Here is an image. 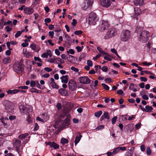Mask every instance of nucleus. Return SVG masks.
I'll return each instance as SVG.
<instances>
[{"label": "nucleus", "instance_id": "nucleus-55", "mask_svg": "<svg viewBox=\"0 0 156 156\" xmlns=\"http://www.w3.org/2000/svg\"><path fill=\"white\" fill-rule=\"evenodd\" d=\"M19 89L27 90L28 89V87L27 86H21L18 87Z\"/></svg>", "mask_w": 156, "mask_h": 156}, {"label": "nucleus", "instance_id": "nucleus-26", "mask_svg": "<svg viewBox=\"0 0 156 156\" xmlns=\"http://www.w3.org/2000/svg\"><path fill=\"white\" fill-rule=\"evenodd\" d=\"M50 145L51 147H53L55 149H56L59 148V146L55 142L51 143Z\"/></svg>", "mask_w": 156, "mask_h": 156}, {"label": "nucleus", "instance_id": "nucleus-58", "mask_svg": "<svg viewBox=\"0 0 156 156\" xmlns=\"http://www.w3.org/2000/svg\"><path fill=\"white\" fill-rule=\"evenodd\" d=\"M101 56V55L100 54H98L95 57H94L93 58V59L95 61L97 58H99Z\"/></svg>", "mask_w": 156, "mask_h": 156}, {"label": "nucleus", "instance_id": "nucleus-38", "mask_svg": "<svg viewBox=\"0 0 156 156\" xmlns=\"http://www.w3.org/2000/svg\"><path fill=\"white\" fill-rule=\"evenodd\" d=\"M106 55H106L104 56V59L108 61H111L112 60V59L110 58V56L107 54Z\"/></svg>", "mask_w": 156, "mask_h": 156}, {"label": "nucleus", "instance_id": "nucleus-42", "mask_svg": "<svg viewBox=\"0 0 156 156\" xmlns=\"http://www.w3.org/2000/svg\"><path fill=\"white\" fill-rule=\"evenodd\" d=\"M87 65L90 67H91L93 66V63L92 61L88 60L87 61Z\"/></svg>", "mask_w": 156, "mask_h": 156}, {"label": "nucleus", "instance_id": "nucleus-16", "mask_svg": "<svg viewBox=\"0 0 156 156\" xmlns=\"http://www.w3.org/2000/svg\"><path fill=\"white\" fill-rule=\"evenodd\" d=\"M105 118L107 119H110V116L108 115V113L107 112H104L100 118V120L102 121Z\"/></svg>", "mask_w": 156, "mask_h": 156}, {"label": "nucleus", "instance_id": "nucleus-3", "mask_svg": "<svg viewBox=\"0 0 156 156\" xmlns=\"http://www.w3.org/2000/svg\"><path fill=\"white\" fill-rule=\"evenodd\" d=\"M117 31L115 28H111L108 30L106 35L105 36L104 39L105 40L110 38L116 35Z\"/></svg>", "mask_w": 156, "mask_h": 156}, {"label": "nucleus", "instance_id": "nucleus-5", "mask_svg": "<svg viewBox=\"0 0 156 156\" xmlns=\"http://www.w3.org/2000/svg\"><path fill=\"white\" fill-rule=\"evenodd\" d=\"M21 141L19 140H16L13 144V146L19 155L21 154L22 147L21 146Z\"/></svg>", "mask_w": 156, "mask_h": 156}, {"label": "nucleus", "instance_id": "nucleus-52", "mask_svg": "<svg viewBox=\"0 0 156 156\" xmlns=\"http://www.w3.org/2000/svg\"><path fill=\"white\" fill-rule=\"evenodd\" d=\"M34 60L36 61H38L40 62H42L41 59L39 57H34Z\"/></svg>", "mask_w": 156, "mask_h": 156}, {"label": "nucleus", "instance_id": "nucleus-41", "mask_svg": "<svg viewBox=\"0 0 156 156\" xmlns=\"http://www.w3.org/2000/svg\"><path fill=\"white\" fill-rule=\"evenodd\" d=\"M67 53L69 54H70L72 55H73L75 53L74 50L73 49H70L69 51H67Z\"/></svg>", "mask_w": 156, "mask_h": 156}, {"label": "nucleus", "instance_id": "nucleus-48", "mask_svg": "<svg viewBox=\"0 0 156 156\" xmlns=\"http://www.w3.org/2000/svg\"><path fill=\"white\" fill-rule=\"evenodd\" d=\"M102 85L105 89L107 90H109V87L108 85L104 83H102Z\"/></svg>", "mask_w": 156, "mask_h": 156}, {"label": "nucleus", "instance_id": "nucleus-18", "mask_svg": "<svg viewBox=\"0 0 156 156\" xmlns=\"http://www.w3.org/2000/svg\"><path fill=\"white\" fill-rule=\"evenodd\" d=\"M41 117L43 119L44 122L48 120L49 118L48 114L46 113H43L41 115Z\"/></svg>", "mask_w": 156, "mask_h": 156}, {"label": "nucleus", "instance_id": "nucleus-13", "mask_svg": "<svg viewBox=\"0 0 156 156\" xmlns=\"http://www.w3.org/2000/svg\"><path fill=\"white\" fill-rule=\"evenodd\" d=\"M100 3L103 7L108 8L110 5L111 2L110 0H101Z\"/></svg>", "mask_w": 156, "mask_h": 156}, {"label": "nucleus", "instance_id": "nucleus-39", "mask_svg": "<svg viewBox=\"0 0 156 156\" xmlns=\"http://www.w3.org/2000/svg\"><path fill=\"white\" fill-rule=\"evenodd\" d=\"M151 151L150 147H148L146 149V153L147 155H149L151 153Z\"/></svg>", "mask_w": 156, "mask_h": 156}, {"label": "nucleus", "instance_id": "nucleus-8", "mask_svg": "<svg viewBox=\"0 0 156 156\" xmlns=\"http://www.w3.org/2000/svg\"><path fill=\"white\" fill-rule=\"evenodd\" d=\"M149 36V33L147 31H142L139 35L140 41L142 42H145Z\"/></svg>", "mask_w": 156, "mask_h": 156}, {"label": "nucleus", "instance_id": "nucleus-61", "mask_svg": "<svg viewBox=\"0 0 156 156\" xmlns=\"http://www.w3.org/2000/svg\"><path fill=\"white\" fill-rule=\"evenodd\" d=\"M30 47L33 50H34L36 48V45L34 44H32L30 45Z\"/></svg>", "mask_w": 156, "mask_h": 156}, {"label": "nucleus", "instance_id": "nucleus-6", "mask_svg": "<svg viewBox=\"0 0 156 156\" xmlns=\"http://www.w3.org/2000/svg\"><path fill=\"white\" fill-rule=\"evenodd\" d=\"M130 38V31L128 30L123 31L121 35V40L122 41H128Z\"/></svg>", "mask_w": 156, "mask_h": 156}, {"label": "nucleus", "instance_id": "nucleus-30", "mask_svg": "<svg viewBox=\"0 0 156 156\" xmlns=\"http://www.w3.org/2000/svg\"><path fill=\"white\" fill-rule=\"evenodd\" d=\"M69 120L67 119V118L65 119L64 120L63 122H62L63 124L62 125H66L68 126L69 125Z\"/></svg>", "mask_w": 156, "mask_h": 156}, {"label": "nucleus", "instance_id": "nucleus-11", "mask_svg": "<svg viewBox=\"0 0 156 156\" xmlns=\"http://www.w3.org/2000/svg\"><path fill=\"white\" fill-rule=\"evenodd\" d=\"M69 87L70 90H75L77 87V84L74 80H70L69 82Z\"/></svg>", "mask_w": 156, "mask_h": 156}, {"label": "nucleus", "instance_id": "nucleus-37", "mask_svg": "<svg viewBox=\"0 0 156 156\" xmlns=\"http://www.w3.org/2000/svg\"><path fill=\"white\" fill-rule=\"evenodd\" d=\"M35 86L38 88L41 89V86L38 80H35Z\"/></svg>", "mask_w": 156, "mask_h": 156}, {"label": "nucleus", "instance_id": "nucleus-51", "mask_svg": "<svg viewBox=\"0 0 156 156\" xmlns=\"http://www.w3.org/2000/svg\"><path fill=\"white\" fill-rule=\"evenodd\" d=\"M40 0H34L33 4L35 6H36L39 3Z\"/></svg>", "mask_w": 156, "mask_h": 156}, {"label": "nucleus", "instance_id": "nucleus-57", "mask_svg": "<svg viewBox=\"0 0 156 156\" xmlns=\"http://www.w3.org/2000/svg\"><path fill=\"white\" fill-rule=\"evenodd\" d=\"M140 150L142 151H144L145 149V146L144 144H142L140 146Z\"/></svg>", "mask_w": 156, "mask_h": 156}, {"label": "nucleus", "instance_id": "nucleus-44", "mask_svg": "<svg viewBox=\"0 0 156 156\" xmlns=\"http://www.w3.org/2000/svg\"><path fill=\"white\" fill-rule=\"evenodd\" d=\"M83 33V32L82 30H77L76 31L74 32V34H75L77 35H79Z\"/></svg>", "mask_w": 156, "mask_h": 156}, {"label": "nucleus", "instance_id": "nucleus-19", "mask_svg": "<svg viewBox=\"0 0 156 156\" xmlns=\"http://www.w3.org/2000/svg\"><path fill=\"white\" fill-rule=\"evenodd\" d=\"M82 136L80 133H78L77 134L75 140V144L76 145L80 141Z\"/></svg>", "mask_w": 156, "mask_h": 156}, {"label": "nucleus", "instance_id": "nucleus-29", "mask_svg": "<svg viewBox=\"0 0 156 156\" xmlns=\"http://www.w3.org/2000/svg\"><path fill=\"white\" fill-rule=\"evenodd\" d=\"M30 92L32 93H41L40 90L39 91L36 88H32L30 90Z\"/></svg>", "mask_w": 156, "mask_h": 156}, {"label": "nucleus", "instance_id": "nucleus-17", "mask_svg": "<svg viewBox=\"0 0 156 156\" xmlns=\"http://www.w3.org/2000/svg\"><path fill=\"white\" fill-rule=\"evenodd\" d=\"M69 76L68 75L63 76L60 78L61 80V82L62 83H67L68 80Z\"/></svg>", "mask_w": 156, "mask_h": 156}, {"label": "nucleus", "instance_id": "nucleus-49", "mask_svg": "<svg viewBox=\"0 0 156 156\" xmlns=\"http://www.w3.org/2000/svg\"><path fill=\"white\" fill-rule=\"evenodd\" d=\"M30 86L32 87L35 86V81L32 80L30 82Z\"/></svg>", "mask_w": 156, "mask_h": 156}, {"label": "nucleus", "instance_id": "nucleus-43", "mask_svg": "<svg viewBox=\"0 0 156 156\" xmlns=\"http://www.w3.org/2000/svg\"><path fill=\"white\" fill-rule=\"evenodd\" d=\"M117 119V116H115L114 117H113L112 119V123L113 124H114L115 123Z\"/></svg>", "mask_w": 156, "mask_h": 156}, {"label": "nucleus", "instance_id": "nucleus-33", "mask_svg": "<svg viewBox=\"0 0 156 156\" xmlns=\"http://www.w3.org/2000/svg\"><path fill=\"white\" fill-rule=\"evenodd\" d=\"M120 151V150L119 147H117L115 148L113 151V155H114L116 154L119 153Z\"/></svg>", "mask_w": 156, "mask_h": 156}, {"label": "nucleus", "instance_id": "nucleus-28", "mask_svg": "<svg viewBox=\"0 0 156 156\" xmlns=\"http://www.w3.org/2000/svg\"><path fill=\"white\" fill-rule=\"evenodd\" d=\"M60 142L61 144L64 145L65 144H67L68 142V140L67 139L62 137L61 139Z\"/></svg>", "mask_w": 156, "mask_h": 156}, {"label": "nucleus", "instance_id": "nucleus-22", "mask_svg": "<svg viewBox=\"0 0 156 156\" xmlns=\"http://www.w3.org/2000/svg\"><path fill=\"white\" fill-rule=\"evenodd\" d=\"M20 90L18 89H15L13 90H9L7 93L8 94H15L19 92Z\"/></svg>", "mask_w": 156, "mask_h": 156}, {"label": "nucleus", "instance_id": "nucleus-53", "mask_svg": "<svg viewBox=\"0 0 156 156\" xmlns=\"http://www.w3.org/2000/svg\"><path fill=\"white\" fill-rule=\"evenodd\" d=\"M102 70L104 72H106L108 70V68L106 66L103 67L101 68Z\"/></svg>", "mask_w": 156, "mask_h": 156}, {"label": "nucleus", "instance_id": "nucleus-27", "mask_svg": "<svg viewBox=\"0 0 156 156\" xmlns=\"http://www.w3.org/2000/svg\"><path fill=\"white\" fill-rule=\"evenodd\" d=\"M56 59H58V61H60V60L61 59L60 58H49L48 59V62H49L50 63H53Z\"/></svg>", "mask_w": 156, "mask_h": 156}, {"label": "nucleus", "instance_id": "nucleus-15", "mask_svg": "<svg viewBox=\"0 0 156 156\" xmlns=\"http://www.w3.org/2000/svg\"><path fill=\"white\" fill-rule=\"evenodd\" d=\"M50 81V84L52 88L58 89L59 88V86L55 82V80L53 78H51Z\"/></svg>", "mask_w": 156, "mask_h": 156}, {"label": "nucleus", "instance_id": "nucleus-50", "mask_svg": "<svg viewBox=\"0 0 156 156\" xmlns=\"http://www.w3.org/2000/svg\"><path fill=\"white\" fill-rule=\"evenodd\" d=\"M44 70L47 72H50L52 70V69L50 68L47 67L44 68Z\"/></svg>", "mask_w": 156, "mask_h": 156}, {"label": "nucleus", "instance_id": "nucleus-14", "mask_svg": "<svg viewBox=\"0 0 156 156\" xmlns=\"http://www.w3.org/2000/svg\"><path fill=\"white\" fill-rule=\"evenodd\" d=\"M22 53L23 56L26 58H29L32 56L31 53L27 51L26 49H23Z\"/></svg>", "mask_w": 156, "mask_h": 156}, {"label": "nucleus", "instance_id": "nucleus-59", "mask_svg": "<svg viewBox=\"0 0 156 156\" xmlns=\"http://www.w3.org/2000/svg\"><path fill=\"white\" fill-rule=\"evenodd\" d=\"M9 24H10L11 26H12V22L11 21L9 20V21H7V22H5L4 23V25H9Z\"/></svg>", "mask_w": 156, "mask_h": 156}, {"label": "nucleus", "instance_id": "nucleus-20", "mask_svg": "<svg viewBox=\"0 0 156 156\" xmlns=\"http://www.w3.org/2000/svg\"><path fill=\"white\" fill-rule=\"evenodd\" d=\"M133 2L135 5H141L143 4L144 1L143 0H135Z\"/></svg>", "mask_w": 156, "mask_h": 156}, {"label": "nucleus", "instance_id": "nucleus-25", "mask_svg": "<svg viewBox=\"0 0 156 156\" xmlns=\"http://www.w3.org/2000/svg\"><path fill=\"white\" fill-rule=\"evenodd\" d=\"M3 62L4 64H6L10 63V58L9 57H7L4 58L3 60Z\"/></svg>", "mask_w": 156, "mask_h": 156}, {"label": "nucleus", "instance_id": "nucleus-60", "mask_svg": "<svg viewBox=\"0 0 156 156\" xmlns=\"http://www.w3.org/2000/svg\"><path fill=\"white\" fill-rule=\"evenodd\" d=\"M119 147V148L120 151V150L122 151H125L126 149V147Z\"/></svg>", "mask_w": 156, "mask_h": 156}, {"label": "nucleus", "instance_id": "nucleus-35", "mask_svg": "<svg viewBox=\"0 0 156 156\" xmlns=\"http://www.w3.org/2000/svg\"><path fill=\"white\" fill-rule=\"evenodd\" d=\"M102 114V112L101 111H99L95 113V116L98 118L100 117Z\"/></svg>", "mask_w": 156, "mask_h": 156}, {"label": "nucleus", "instance_id": "nucleus-9", "mask_svg": "<svg viewBox=\"0 0 156 156\" xmlns=\"http://www.w3.org/2000/svg\"><path fill=\"white\" fill-rule=\"evenodd\" d=\"M109 27V24L107 21L102 20L101 24L99 25V29L101 31H103L107 29Z\"/></svg>", "mask_w": 156, "mask_h": 156}, {"label": "nucleus", "instance_id": "nucleus-63", "mask_svg": "<svg viewBox=\"0 0 156 156\" xmlns=\"http://www.w3.org/2000/svg\"><path fill=\"white\" fill-rule=\"evenodd\" d=\"M135 85L133 83H130V86L129 87V89L130 90H132L134 88V86Z\"/></svg>", "mask_w": 156, "mask_h": 156}, {"label": "nucleus", "instance_id": "nucleus-62", "mask_svg": "<svg viewBox=\"0 0 156 156\" xmlns=\"http://www.w3.org/2000/svg\"><path fill=\"white\" fill-rule=\"evenodd\" d=\"M104 125H101L98 126L96 128V129L99 130L100 129H103L104 128Z\"/></svg>", "mask_w": 156, "mask_h": 156}, {"label": "nucleus", "instance_id": "nucleus-31", "mask_svg": "<svg viewBox=\"0 0 156 156\" xmlns=\"http://www.w3.org/2000/svg\"><path fill=\"white\" fill-rule=\"evenodd\" d=\"M24 31V30H22L21 31H18L15 34V37L17 38L19 37L21 35L22 33Z\"/></svg>", "mask_w": 156, "mask_h": 156}, {"label": "nucleus", "instance_id": "nucleus-40", "mask_svg": "<svg viewBox=\"0 0 156 156\" xmlns=\"http://www.w3.org/2000/svg\"><path fill=\"white\" fill-rule=\"evenodd\" d=\"M49 55V53L48 52L44 53L42 54L41 56L42 58H47L48 57Z\"/></svg>", "mask_w": 156, "mask_h": 156}, {"label": "nucleus", "instance_id": "nucleus-45", "mask_svg": "<svg viewBox=\"0 0 156 156\" xmlns=\"http://www.w3.org/2000/svg\"><path fill=\"white\" fill-rule=\"evenodd\" d=\"M142 64L146 66H149L150 65H151L152 64V63L151 62H142Z\"/></svg>", "mask_w": 156, "mask_h": 156}, {"label": "nucleus", "instance_id": "nucleus-47", "mask_svg": "<svg viewBox=\"0 0 156 156\" xmlns=\"http://www.w3.org/2000/svg\"><path fill=\"white\" fill-rule=\"evenodd\" d=\"M58 92L62 95H63L65 93L64 90L62 89H59L58 90Z\"/></svg>", "mask_w": 156, "mask_h": 156}, {"label": "nucleus", "instance_id": "nucleus-21", "mask_svg": "<svg viewBox=\"0 0 156 156\" xmlns=\"http://www.w3.org/2000/svg\"><path fill=\"white\" fill-rule=\"evenodd\" d=\"M5 108L6 110H10L12 108V103L11 102L7 101L5 105Z\"/></svg>", "mask_w": 156, "mask_h": 156}, {"label": "nucleus", "instance_id": "nucleus-1", "mask_svg": "<svg viewBox=\"0 0 156 156\" xmlns=\"http://www.w3.org/2000/svg\"><path fill=\"white\" fill-rule=\"evenodd\" d=\"M73 103L69 102L67 103L65 106L63 105L62 106L61 104L59 103H57L56 107L58 111L62 110L63 114L61 115L60 116V119L61 121H63V119L64 118L66 114L70 112L71 109L73 107Z\"/></svg>", "mask_w": 156, "mask_h": 156}, {"label": "nucleus", "instance_id": "nucleus-56", "mask_svg": "<svg viewBox=\"0 0 156 156\" xmlns=\"http://www.w3.org/2000/svg\"><path fill=\"white\" fill-rule=\"evenodd\" d=\"M140 80L141 81L146 82L147 80V78L143 76H141L140 78Z\"/></svg>", "mask_w": 156, "mask_h": 156}, {"label": "nucleus", "instance_id": "nucleus-2", "mask_svg": "<svg viewBox=\"0 0 156 156\" xmlns=\"http://www.w3.org/2000/svg\"><path fill=\"white\" fill-rule=\"evenodd\" d=\"M98 20V18L95 13L92 12L89 15L88 22L90 25H94Z\"/></svg>", "mask_w": 156, "mask_h": 156}, {"label": "nucleus", "instance_id": "nucleus-24", "mask_svg": "<svg viewBox=\"0 0 156 156\" xmlns=\"http://www.w3.org/2000/svg\"><path fill=\"white\" fill-rule=\"evenodd\" d=\"M26 12L28 14L30 15L32 14L34 12L33 9L30 8H26L25 10Z\"/></svg>", "mask_w": 156, "mask_h": 156}, {"label": "nucleus", "instance_id": "nucleus-36", "mask_svg": "<svg viewBox=\"0 0 156 156\" xmlns=\"http://www.w3.org/2000/svg\"><path fill=\"white\" fill-rule=\"evenodd\" d=\"M133 154V151L130 150L128 151L125 154V156H132Z\"/></svg>", "mask_w": 156, "mask_h": 156}, {"label": "nucleus", "instance_id": "nucleus-32", "mask_svg": "<svg viewBox=\"0 0 156 156\" xmlns=\"http://www.w3.org/2000/svg\"><path fill=\"white\" fill-rule=\"evenodd\" d=\"M28 135L27 133H26L19 136L18 137L20 139H23L26 137Z\"/></svg>", "mask_w": 156, "mask_h": 156}, {"label": "nucleus", "instance_id": "nucleus-10", "mask_svg": "<svg viewBox=\"0 0 156 156\" xmlns=\"http://www.w3.org/2000/svg\"><path fill=\"white\" fill-rule=\"evenodd\" d=\"M78 80L80 83L83 84H89L90 82V79L87 76L80 77Z\"/></svg>", "mask_w": 156, "mask_h": 156}, {"label": "nucleus", "instance_id": "nucleus-7", "mask_svg": "<svg viewBox=\"0 0 156 156\" xmlns=\"http://www.w3.org/2000/svg\"><path fill=\"white\" fill-rule=\"evenodd\" d=\"M19 108L22 112L26 114L31 112L32 111L31 107L29 105H27L25 107L23 105H20L19 106Z\"/></svg>", "mask_w": 156, "mask_h": 156}, {"label": "nucleus", "instance_id": "nucleus-12", "mask_svg": "<svg viewBox=\"0 0 156 156\" xmlns=\"http://www.w3.org/2000/svg\"><path fill=\"white\" fill-rule=\"evenodd\" d=\"M23 67L24 66L22 64H16L14 65L13 69L16 73H19L20 71H23Z\"/></svg>", "mask_w": 156, "mask_h": 156}, {"label": "nucleus", "instance_id": "nucleus-54", "mask_svg": "<svg viewBox=\"0 0 156 156\" xmlns=\"http://www.w3.org/2000/svg\"><path fill=\"white\" fill-rule=\"evenodd\" d=\"M77 23V21L76 20L73 19V22L71 23V24L73 26H75L76 25Z\"/></svg>", "mask_w": 156, "mask_h": 156}, {"label": "nucleus", "instance_id": "nucleus-64", "mask_svg": "<svg viewBox=\"0 0 156 156\" xmlns=\"http://www.w3.org/2000/svg\"><path fill=\"white\" fill-rule=\"evenodd\" d=\"M76 49L78 52H80L82 51V48L80 46H78L76 47Z\"/></svg>", "mask_w": 156, "mask_h": 156}, {"label": "nucleus", "instance_id": "nucleus-46", "mask_svg": "<svg viewBox=\"0 0 156 156\" xmlns=\"http://www.w3.org/2000/svg\"><path fill=\"white\" fill-rule=\"evenodd\" d=\"M70 69L71 70L76 72H78L79 71V70L78 69L76 68L73 66L71 67L70 68Z\"/></svg>", "mask_w": 156, "mask_h": 156}, {"label": "nucleus", "instance_id": "nucleus-4", "mask_svg": "<svg viewBox=\"0 0 156 156\" xmlns=\"http://www.w3.org/2000/svg\"><path fill=\"white\" fill-rule=\"evenodd\" d=\"M93 0H84L82 4V8L84 10H89L91 9Z\"/></svg>", "mask_w": 156, "mask_h": 156}, {"label": "nucleus", "instance_id": "nucleus-34", "mask_svg": "<svg viewBox=\"0 0 156 156\" xmlns=\"http://www.w3.org/2000/svg\"><path fill=\"white\" fill-rule=\"evenodd\" d=\"M97 50L100 52V53L105 54H107V53L105 52L103 50H102V48H101V47H98L97 48Z\"/></svg>", "mask_w": 156, "mask_h": 156}, {"label": "nucleus", "instance_id": "nucleus-23", "mask_svg": "<svg viewBox=\"0 0 156 156\" xmlns=\"http://www.w3.org/2000/svg\"><path fill=\"white\" fill-rule=\"evenodd\" d=\"M144 111L146 112H151L153 109V108L151 106L148 105H146L145 106V108L143 109Z\"/></svg>", "mask_w": 156, "mask_h": 156}]
</instances>
